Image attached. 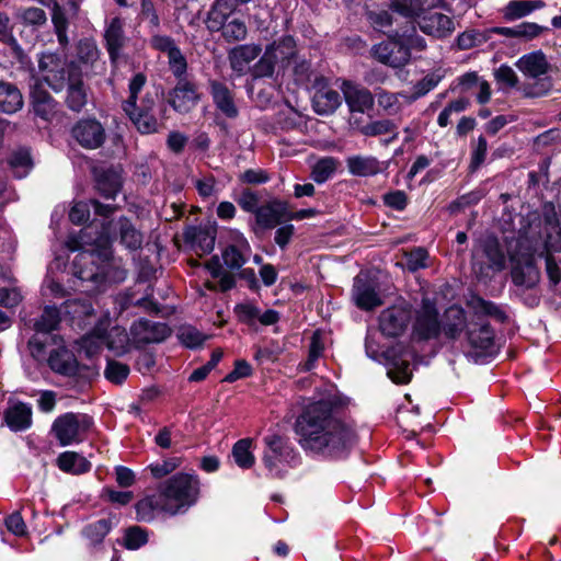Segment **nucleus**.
<instances>
[{
	"instance_id": "1a4fd4ad",
	"label": "nucleus",
	"mask_w": 561,
	"mask_h": 561,
	"mask_svg": "<svg viewBox=\"0 0 561 561\" xmlns=\"http://www.w3.org/2000/svg\"><path fill=\"white\" fill-rule=\"evenodd\" d=\"M38 70L43 80L56 92L61 91L70 76L78 71L77 66L54 53H43L38 59Z\"/></svg>"
},
{
	"instance_id": "7c9ffc66",
	"label": "nucleus",
	"mask_w": 561,
	"mask_h": 561,
	"mask_svg": "<svg viewBox=\"0 0 561 561\" xmlns=\"http://www.w3.org/2000/svg\"><path fill=\"white\" fill-rule=\"evenodd\" d=\"M517 68L528 78L539 79L546 75L549 64L541 51H534L520 57L516 64Z\"/></svg>"
},
{
	"instance_id": "9d476101",
	"label": "nucleus",
	"mask_w": 561,
	"mask_h": 561,
	"mask_svg": "<svg viewBox=\"0 0 561 561\" xmlns=\"http://www.w3.org/2000/svg\"><path fill=\"white\" fill-rule=\"evenodd\" d=\"M91 425L92 420L88 415L69 412L54 421L51 431L61 446H68L81 442Z\"/></svg>"
},
{
	"instance_id": "680f3d73",
	"label": "nucleus",
	"mask_w": 561,
	"mask_h": 561,
	"mask_svg": "<svg viewBox=\"0 0 561 561\" xmlns=\"http://www.w3.org/2000/svg\"><path fill=\"white\" fill-rule=\"evenodd\" d=\"M469 105L467 99H458L450 102L438 115L437 123L440 127H446L450 123L451 115L463 112Z\"/></svg>"
},
{
	"instance_id": "f8f14e48",
	"label": "nucleus",
	"mask_w": 561,
	"mask_h": 561,
	"mask_svg": "<svg viewBox=\"0 0 561 561\" xmlns=\"http://www.w3.org/2000/svg\"><path fill=\"white\" fill-rule=\"evenodd\" d=\"M352 300L362 310L369 311L382 305L378 283L368 274H358L353 282Z\"/></svg>"
},
{
	"instance_id": "c03bdc74",
	"label": "nucleus",
	"mask_w": 561,
	"mask_h": 561,
	"mask_svg": "<svg viewBox=\"0 0 561 561\" xmlns=\"http://www.w3.org/2000/svg\"><path fill=\"white\" fill-rule=\"evenodd\" d=\"M360 133L365 136L375 137L380 135L391 134V138L386 140V144L398 138L396 124L390 119H381L371 122L360 128Z\"/></svg>"
},
{
	"instance_id": "9b49d317",
	"label": "nucleus",
	"mask_w": 561,
	"mask_h": 561,
	"mask_svg": "<svg viewBox=\"0 0 561 561\" xmlns=\"http://www.w3.org/2000/svg\"><path fill=\"white\" fill-rule=\"evenodd\" d=\"M370 54L377 61L391 68H402L409 64V53L398 32L374 45Z\"/></svg>"
},
{
	"instance_id": "20e7f679",
	"label": "nucleus",
	"mask_w": 561,
	"mask_h": 561,
	"mask_svg": "<svg viewBox=\"0 0 561 561\" xmlns=\"http://www.w3.org/2000/svg\"><path fill=\"white\" fill-rule=\"evenodd\" d=\"M440 0H392L391 8L405 18L417 20L421 31L425 34L443 38L454 30L451 19L440 12H432Z\"/></svg>"
},
{
	"instance_id": "bf43d9fd",
	"label": "nucleus",
	"mask_w": 561,
	"mask_h": 561,
	"mask_svg": "<svg viewBox=\"0 0 561 561\" xmlns=\"http://www.w3.org/2000/svg\"><path fill=\"white\" fill-rule=\"evenodd\" d=\"M179 340L181 343L190 348H195L201 346L207 339L205 334L199 332L194 327H182L179 331Z\"/></svg>"
},
{
	"instance_id": "8fccbe9b",
	"label": "nucleus",
	"mask_w": 561,
	"mask_h": 561,
	"mask_svg": "<svg viewBox=\"0 0 561 561\" xmlns=\"http://www.w3.org/2000/svg\"><path fill=\"white\" fill-rule=\"evenodd\" d=\"M324 351V341L320 331H316L310 341L308 358L304 364H300V368L305 371H309L314 367L316 362L322 356Z\"/></svg>"
},
{
	"instance_id": "f257e3e1",
	"label": "nucleus",
	"mask_w": 561,
	"mask_h": 561,
	"mask_svg": "<svg viewBox=\"0 0 561 561\" xmlns=\"http://www.w3.org/2000/svg\"><path fill=\"white\" fill-rule=\"evenodd\" d=\"M295 433L307 456L324 461L346 458L357 443L356 431L334 396L307 404L296 419Z\"/></svg>"
},
{
	"instance_id": "f3484780",
	"label": "nucleus",
	"mask_w": 561,
	"mask_h": 561,
	"mask_svg": "<svg viewBox=\"0 0 561 561\" xmlns=\"http://www.w3.org/2000/svg\"><path fill=\"white\" fill-rule=\"evenodd\" d=\"M136 513L137 518L146 523L152 522L159 513L175 514L161 486L157 493L147 495L136 504Z\"/></svg>"
},
{
	"instance_id": "7ed1b4c3",
	"label": "nucleus",
	"mask_w": 561,
	"mask_h": 561,
	"mask_svg": "<svg viewBox=\"0 0 561 561\" xmlns=\"http://www.w3.org/2000/svg\"><path fill=\"white\" fill-rule=\"evenodd\" d=\"M522 224L516 245L510 249L512 279L516 286L528 289L540 279L536 257L561 251V227L554 218L542 219L536 214L523 218Z\"/></svg>"
},
{
	"instance_id": "de8ad7c7",
	"label": "nucleus",
	"mask_w": 561,
	"mask_h": 561,
	"mask_svg": "<svg viewBox=\"0 0 561 561\" xmlns=\"http://www.w3.org/2000/svg\"><path fill=\"white\" fill-rule=\"evenodd\" d=\"M53 13H51V22L54 24V28L58 38V42L61 46H67L69 44V38L67 36V27L68 21L66 15L61 9V7L55 1L51 3Z\"/></svg>"
},
{
	"instance_id": "72a5a7b5",
	"label": "nucleus",
	"mask_w": 561,
	"mask_h": 561,
	"mask_svg": "<svg viewBox=\"0 0 561 561\" xmlns=\"http://www.w3.org/2000/svg\"><path fill=\"white\" fill-rule=\"evenodd\" d=\"M483 257L486 259L488 268L500 272L505 267V254L503 253L499 241L495 238H486L480 245Z\"/></svg>"
},
{
	"instance_id": "473e14b6",
	"label": "nucleus",
	"mask_w": 561,
	"mask_h": 561,
	"mask_svg": "<svg viewBox=\"0 0 561 561\" xmlns=\"http://www.w3.org/2000/svg\"><path fill=\"white\" fill-rule=\"evenodd\" d=\"M266 49L273 50V58L279 68L285 70L291 67V61L296 56V43L293 37H283L278 42H274Z\"/></svg>"
},
{
	"instance_id": "6e6d98bb",
	"label": "nucleus",
	"mask_w": 561,
	"mask_h": 561,
	"mask_svg": "<svg viewBox=\"0 0 561 561\" xmlns=\"http://www.w3.org/2000/svg\"><path fill=\"white\" fill-rule=\"evenodd\" d=\"M490 36L486 33V30L481 32L478 30H470L461 33L457 37V46L459 49H471L476 46H480L484 44Z\"/></svg>"
},
{
	"instance_id": "e2e57ef3",
	"label": "nucleus",
	"mask_w": 561,
	"mask_h": 561,
	"mask_svg": "<svg viewBox=\"0 0 561 561\" xmlns=\"http://www.w3.org/2000/svg\"><path fill=\"white\" fill-rule=\"evenodd\" d=\"M148 534L145 529L134 526L126 530L124 537V543L127 549L136 550L147 543Z\"/></svg>"
},
{
	"instance_id": "ea45409f",
	"label": "nucleus",
	"mask_w": 561,
	"mask_h": 561,
	"mask_svg": "<svg viewBox=\"0 0 561 561\" xmlns=\"http://www.w3.org/2000/svg\"><path fill=\"white\" fill-rule=\"evenodd\" d=\"M118 229L121 243L128 250H138L142 244V234L126 218H119L115 224Z\"/></svg>"
},
{
	"instance_id": "a19ab883",
	"label": "nucleus",
	"mask_w": 561,
	"mask_h": 561,
	"mask_svg": "<svg viewBox=\"0 0 561 561\" xmlns=\"http://www.w3.org/2000/svg\"><path fill=\"white\" fill-rule=\"evenodd\" d=\"M252 444L253 440L251 438H243L233 445L232 457L238 467L249 469L254 465L255 457L251 450Z\"/></svg>"
},
{
	"instance_id": "4c0bfd02",
	"label": "nucleus",
	"mask_w": 561,
	"mask_h": 561,
	"mask_svg": "<svg viewBox=\"0 0 561 561\" xmlns=\"http://www.w3.org/2000/svg\"><path fill=\"white\" fill-rule=\"evenodd\" d=\"M240 3L239 0H216L208 14V28L219 31L221 22L228 20Z\"/></svg>"
},
{
	"instance_id": "4be33fe9",
	"label": "nucleus",
	"mask_w": 561,
	"mask_h": 561,
	"mask_svg": "<svg viewBox=\"0 0 561 561\" xmlns=\"http://www.w3.org/2000/svg\"><path fill=\"white\" fill-rule=\"evenodd\" d=\"M4 422L13 432H23L32 425V408L20 401H9L4 411Z\"/></svg>"
},
{
	"instance_id": "603ef678",
	"label": "nucleus",
	"mask_w": 561,
	"mask_h": 561,
	"mask_svg": "<svg viewBox=\"0 0 561 561\" xmlns=\"http://www.w3.org/2000/svg\"><path fill=\"white\" fill-rule=\"evenodd\" d=\"M387 375L396 383H408L412 377L410 362L407 359H394L391 362Z\"/></svg>"
},
{
	"instance_id": "393cba45",
	"label": "nucleus",
	"mask_w": 561,
	"mask_h": 561,
	"mask_svg": "<svg viewBox=\"0 0 561 561\" xmlns=\"http://www.w3.org/2000/svg\"><path fill=\"white\" fill-rule=\"evenodd\" d=\"M66 104L73 112H80L88 102V88L84 84L81 73L70 76L66 87Z\"/></svg>"
},
{
	"instance_id": "bb28decb",
	"label": "nucleus",
	"mask_w": 561,
	"mask_h": 561,
	"mask_svg": "<svg viewBox=\"0 0 561 561\" xmlns=\"http://www.w3.org/2000/svg\"><path fill=\"white\" fill-rule=\"evenodd\" d=\"M262 49L255 44H244L232 48L229 53V61L233 71L243 75L250 64L261 54Z\"/></svg>"
},
{
	"instance_id": "c756f323",
	"label": "nucleus",
	"mask_w": 561,
	"mask_h": 561,
	"mask_svg": "<svg viewBox=\"0 0 561 561\" xmlns=\"http://www.w3.org/2000/svg\"><path fill=\"white\" fill-rule=\"evenodd\" d=\"M348 172L354 176H373L383 171L382 163L373 156H351L346 159Z\"/></svg>"
},
{
	"instance_id": "f03ea898",
	"label": "nucleus",
	"mask_w": 561,
	"mask_h": 561,
	"mask_svg": "<svg viewBox=\"0 0 561 561\" xmlns=\"http://www.w3.org/2000/svg\"><path fill=\"white\" fill-rule=\"evenodd\" d=\"M112 239L108 227L90 225L70 234L66 247L70 251H80L72 261V273L81 286L75 285L72 289L82 291H100L107 285L122 283L126 278V271L118 260L113 256Z\"/></svg>"
},
{
	"instance_id": "b1692460",
	"label": "nucleus",
	"mask_w": 561,
	"mask_h": 561,
	"mask_svg": "<svg viewBox=\"0 0 561 561\" xmlns=\"http://www.w3.org/2000/svg\"><path fill=\"white\" fill-rule=\"evenodd\" d=\"M48 365L51 370L64 376L81 375L82 368L77 358L65 347H58L49 354Z\"/></svg>"
},
{
	"instance_id": "423d86ee",
	"label": "nucleus",
	"mask_w": 561,
	"mask_h": 561,
	"mask_svg": "<svg viewBox=\"0 0 561 561\" xmlns=\"http://www.w3.org/2000/svg\"><path fill=\"white\" fill-rule=\"evenodd\" d=\"M265 448L262 461L268 474L274 478H282L288 468L299 463V453L294 448L288 438L273 433L263 438Z\"/></svg>"
},
{
	"instance_id": "e433bc0d",
	"label": "nucleus",
	"mask_w": 561,
	"mask_h": 561,
	"mask_svg": "<svg viewBox=\"0 0 561 561\" xmlns=\"http://www.w3.org/2000/svg\"><path fill=\"white\" fill-rule=\"evenodd\" d=\"M31 99L34 112L48 119L49 116L55 112V101L51 95L43 89L41 83H35L31 90Z\"/></svg>"
},
{
	"instance_id": "aec40b11",
	"label": "nucleus",
	"mask_w": 561,
	"mask_h": 561,
	"mask_svg": "<svg viewBox=\"0 0 561 561\" xmlns=\"http://www.w3.org/2000/svg\"><path fill=\"white\" fill-rule=\"evenodd\" d=\"M468 340L477 357L494 353V332L489 323L479 321L468 331Z\"/></svg>"
},
{
	"instance_id": "052dcab7",
	"label": "nucleus",
	"mask_w": 561,
	"mask_h": 561,
	"mask_svg": "<svg viewBox=\"0 0 561 561\" xmlns=\"http://www.w3.org/2000/svg\"><path fill=\"white\" fill-rule=\"evenodd\" d=\"M400 39L404 43V48L409 53V61L411 58L425 50L426 42L414 30L410 34H400Z\"/></svg>"
},
{
	"instance_id": "a18cd8bd",
	"label": "nucleus",
	"mask_w": 561,
	"mask_h": 561,
	"mask_svg": "<svg viewBox=\"0 0 561 561\" xmlns=\"http://www.w3.org/2000/svg\"><path fill=\"white\" fill-rule=\"evenodd\" d=\"M220 24L222 36L228 42H239L247 37L248 28L243 20L232 18L231 20H224Z\"/></svg>"
},
{
	"instance_id": "338daca9",
	"label": "nucleus",
	"mask_w": 561,
	"mask_h": 561,
	"mask_svg": "<svg viewBox=\"0 0 561 561\" xmlns=\"http://www.w3.org/2000/svg\"><path fill=\"white\" fill-rule=\"evenodd\" d=\"M167 56L169 60V67L172 73L178 79H183L187 70V62L181 49L178 47L173 51H170V54H168Z\"/></svg>"
},
{
	"instance_id": "dca6fc26",
	"label": "nucleus",
	"mask_w": 561,
	"mask_h": 561,
	"mask_svg": "<svg viewBox=\"0 0 561 561\" xmlns=\"http://www.w3.org/2000/svg\"><path fill=\"white\" fill-rule=\"evenodd\" d=\"M414 332L417 336L425 340L436 337L440 332L438 311L435 304L428 299L423 300L422 307L417 312Z\"/></svg>"
},
{
	"instance_id": "c9c22d12",
	"label": "nucleus",
	"mask_w": 561,
	"mask_h": 561,
	"mask_svg": "<svg viewBox=\"0 0 561 561\" xmlns=\"http://www.w3.org/2000/svg\"><path fill=\"white\" fill-rule=\"evenodd\" d=\"M64 311L78 325L85 324V321L91 318L93 307L90 298H73L69 299L64 305Z\"/></svg>"
},
{
	"instance_id": "6e6552de",
	"label": "nucleus",
	"mask_w": 561,
	"mask_h": 561,
	"mask_svg": "<svg viewBox=\"0 0 561 561\" xmlns=\"http://www.w3.org/2000/svg\"><path fill=\"white\" fill-rule=\"evenodd\" d=\"M160 486L175 514L182 507L193 505L199 494L198 478L188 473H178Z\"/></svg>"
},
{
	"instance_id": "09e8293b",
	"label": "nucleus",
	"mask_w": 561,
	"mask_h": 561,
	"mask_svg": "<svg viewBox=\"0 0 561 561\" xmlns=\"http://www.w3.org/2000/svg\"><path fill=\"white\" fill-rule=\"evenodd\" d=\"M60 321L58 309L46 307L38 320L34 323V329L38 333H49L57 329Z\"/></svg>"
},
{
	"instance_id": "774afa93",
	"label": "nucleus",
	"mask_w": 561,
	"mask_h": 561,
	"mask_svg": "<svg viewBox=\"0 0 561 561\" xmlns=\"http://www.w3.org/2000/svg\"><path fill=\"white\" fill-rule=\"evenodd\" d=\"M104 374L110 381L121 383L129 375V367L126 364L116 360H110Z\"/></svg>"
},
{
	"instance_id": "2f4dec72",
	"label": "nucleus",
	"mask_w": 561,
	"mask_h": 561,
	"mask_svg": "<svg viewBox=\"0 0 561 561\" xmlns=\"http://www.w3.org/2000/svg\"><path fill=\"white\" fill-rule=\"evenodd\" d=\"M340 104V93L327 87L317 90L312 98L313 110L320 115L332 114Z\"/></svg>"
},
{
	"instance_id": "49530a36",
	"label": "nucleus",
	"mask_w": 561,
	"mask_h": 561,
	"mask_svg": "<svg viewBox=\"0 0 561 561\" xmlns=\"http://www.w3.org/2000/svg\"><path fill=\"white\" fill-rule=\"evenodd\" d=\"M537 8H539V5L535 1L513 0L506 4L503 13L506 20H516L528 15Z\"/></svg>"
},
{
	"instance_id": "6ab92c4d",
	"label": "nucleus",
	"mask_w": 561,
	"mask_h": 561,
	"mask_svg": "<svg viewBox=\"0 0 561 561\" xmlns=\"http://www.w3.org/2000/svg\"><path fill=\"white\" fill-rule=\"evenodd\" d=\"M199 101L196 85L185 78L179 79L170 94V104L180 113H188Z\"/></svg>"
},
{
	"instance_id": "58836bf2",
	"label": "nucleus",
	"mask_w": 561,
	"mask_h": 561,
	"mask_svg": "<svg viewBox=\"0 0 561 561\" xmlns=\"http://www.w3.org/2000/svg\"><path fill=\"white\" fill-rule=\"evenodd\" d=\"M58 468L67 473L82 474L91 469V463L75 451H65L57 458Z\"/></svg>"
},
{
	"instance_id": "4468645a",
	"label": "nucleus",
	"mask_w": 561,
	"mask_h": 561,
	"mask_svg": "<svg viewBox=\"0 0 561 561\" xmlns=\"http://www.w3.org/2000/svg\"><path fill=\"white\" fill-rule=\"evenodd\" d=\"M411 320V309L402 302L383 310L379 317V328L385 335L398 336Z\"/></svg>"
},
{
	"instance_id": "ddd939ff",
	"label": "nucleus",
	"mask_w": 561,
	"mask_h": 561,
	"mask_svg": "<svg viewBox=\"0 0 561 561\" xmlns=\"http://www.w3.org/2000/svg\"><path fill=\"white\" fill-rule=\"evenodd\" d=\"M71 135L81 147L89 150L100 148L106 139L103 125L95 118L78 121L71 129Z\"/></svg>"
},
{
	"instance_id": "cd10ccee",
	"label": "nucleus",
	"mask_w": 561,
	"mask_h": 561,
	"mask_svg": "<svg viewBox=\"0 0 561 561\" xmlns=\"http://www.w3.org/2000/svg\"><path fill=\"white\" fill-rule=\"evenodd\" d=\"M345 102L352 112L365 113L371 108L374 98L369 90L353 83H345L343 87Z\"/></svg>"
},
{
	"instance_id": "37998d69",
	"label": "nucleus",
	"mask_w": 561,
	"mask_h": 561,
	"mask_svg": "<svg viewBox=\"0 0 561 561\" xmlns=\"http://www.w3.org/2000/svg\"><path fill=\"white\" fill-rule=\"evenodd\" d=\"M9 164L16 178L26 176L33 167L30 151L24 148L13 151Z\"/></svg>"
},
{
	"instance_id": "0e129e2a",
	"label": "nucleus",
	"mask_w": 561,
	"mask_h": 561,
	"mask_svg": "<svg viewBox=\"0 0 561 561\" xmlns=\"http://www.w3.org/2000/svg\"><path fill=\"white\" fill-rule=\"evenodd\" d=\"M442 80V75L438 72H432L426 75L423 79L416 82L413 87V99H417L424 96L430 91H432L439 81Z\"/></svg>"
},
{
	"instance_id": "0eeeda50",
	"label": "nucleus",
	"mask_w": 561,
	"mask_h": 561,
	"mask_svg": "<svg viewBox=\"0 0 561 561\" xmlns=\"http://www.w3.org/2000/svg\"><path fill=\"white\" fill-rule=\"evenodd\" d=\"M145 83L146 77L142 73H137L133 77L129 82V96L124 102L123 110L141 134H151L158 130V122L149 112L153 105V100H144L146 104L140 110H138L136 105L137 95L144 88Z\"/></svg>"
},
{
	"instance_id": "5701e85b",
	"label": "nucleus",
	"mask_w": 561,
	"mask_h": 561,
	"mask_svg": "<svg viewBox=\"0 0 561 561\" xmlns=\"http://www.w3.org/2000/svg\"><path fill=\"white\" fill-rule=\"evenodd\" d=\"M104 41L110 58L113 61L116 60L126 42L124 21L121 18L115 16L110 21H106Z\"/></svg>"
},
{
	"instance_id": "c85d7f7f",
	"label": "nucleus",
	"mask_w": 561,
	"mask_h": 561,
	"mask_svg": "<svg viewBox=\"0 0 561 561\" xmlns=\"http://www.w3.org/2000/svg\"><path fill=\"white\" fill-rule=\"evenodd\" d=\"M210 94L217 110L226 117L234 118L238 116V107L233 95L224 83L216 80L210 81Z\"/></svg>"
},
{
	"instance_id": "3c124183",
	"label": "nucleus",
	"mask_w": 561,
	"mask_h": 561,
	"mask_svg": "<svg viewBox=\"0 0 561 561\" xmlns=\"http://www.w3.org/2000/svg\"><path fill=\"white\" fill-rule=\"evenodd\" d=\"M336 167L337 161L332 157L320 159L312 168L311 178L319 184L324 183L333 175Z\"/></svg>"
},
{
	"instance_id": "5fc2aeb1",
	"label": "nucleus",
	"mask_w": 561,
	"mask_h": 561,
	"mask_svg": "<svg viewBox=\"0 0 561 561\" xmlns=\"http://www.w3.org/2000/svg\"><path fill=\"white\" fill-rule=\"evenodd\" d=\"M111 528L112 520L108 518H102L89 524L84 528L83 534L91 541V543H100L110 533Z\"/></svg>"
},
{
	"instance_id": "a211bd4d",
	"label": "nucleus",
	"mask_w": 561,
	"mask_h": 561,
	"mask_svg": "<svg viewBox=\"0 0 561 561\" xmlns=\"http://www.w3.org/2000/svg\"><path fill=\"white\" fill-rule=\"evenodd\" d=\"M251 254L247 238L239 231L231 232V243L222 251V260L230 270L241 268Z\"/></svg>"
},
{
	"instance_id": "a878e982",
	"label": "nucleus",
	"mask_w": 561,
	"mask_h": 561,
	"mask_svg": "<svg viewBox=\"0 0 561 561\" xmlns=\"http://www.w3.org/2000/svg\"><path fill=\"white\" fill-rule=\"evenodd\" d=\"M467 325L466 313L458 306L449 307L440 320V331L447 339L455 340L463 332Z\"/></svg>"
},
{
	"instance_id": "f704fd0d",
	"label": "nucleus",
	"mask_w": 561,
	"mask_h": 561,
	"mask_svg": "<svg viewBox=\"0 0 561 561\" xmlns=\"http://www.w3.org/2000/svg\"><path fill=\"white\" fill-rule=\"evenodd\" d=\"M23 106V96L12 83L0 81V111L13 114Z\"/></svg>"
},
{
	"instance_id": "79ce46f5",
	"label": "nucleus",
	"mask_w": 561,
	"mask_h": 561,
	"mask_svg": "<svg viewBox=\"0 0 561 561\" xmlns=\"http://www.w3.org/2000/svg\"><path fill=\"white\" fill-rule=\"evenodd\" d=\"M185 238L203 253H209L214 250L215 237L206 229L191 228L185 232Z\"/></svg>"
},
{
	"instance_id": "864d4df0",
	"label": "nucleus",
	"mask_w": 561,
	"mask_h": 561,
	"mask_svg": "<svg viewBox=\"0 0 561 561\" xmlns=\"http://www.w3.org/2000/svg\"><path fill=\"white\" fill-rule=\"evenodd\" d=\"M77 56L83 65L94 67L100 57V51L95 42L91 39L80 41L77 48Z\"/></svg>"
},
{
	"instance_id": "69168bd1",
	"label": "nucleus",
	"mask_w": 561,
	"mask_h": 561,
	"mask_svg": "<svg viewBox=\"0 0 561 561\" xmlns=\"http://www.w3.org/2000/svg\"><path fill=\"white\" fill-rule=\"evenodd\" d=\"M273 50H265L253 68L254 77H271L274 73L277 62L273 58Z\"/></svg>"
},
{
	"instance_id": "2eb2a0df",
	"label": "nucleus",
	"mask_w": 561,
	"mask_h": 561,
	"mask_svg": "<svg viewBox=\"0 0 561 561\" xmlns=\"http://www.w3.org/2000/svg\"><path fill=\"white\" fill-rule=\"evenodd\" d=\"M131 342L136 346L148 343H158L170 335V329L164 323L151 322L140 319L130 328Z\"/></svg>"
},
{
	"instance_id": "412c9836",
	"label": "nucleus",
	"mask_w": 561,
	"mask_h": 561,
	"mask_svg": "<svg viewBox=\"0 0 561 561\" xmlns=\"http://www.w3.org/2000/svg\"><path fill=\"white\" fill-rule=\"evenodd\" d=\"M288 204L278 199L270 201L255 209L256 224L262 229H272L287 220Z\"/></svg>"
},
{
	"instance_id": "4d7b16f0",
	"label": "nucleus",
	"mask_w": 561,
	"mask_h": 561,
	"mask_svg": "<svg viewBox=\"0 0 561 561\" xmlns=\"http://www.w3.org/2000/svg\"><path fill=\"white\" fill-rule=\"evenodd\" d=\"M16 18L25 25L33 27H41L46 24L47 15L41 8H26L20 9L16 13Z\"/></svg>"
},
{
	"instance_id": "13d9d810",
	"label": "nucleus",
	"mask_w": 561,
	"mask_h": 561,
	"mask_svg": "<svg viewBox=\"0 0 561 561\" xmlns=\"http://www.w3.org/2000/svg\"><path fill=\"white\" fill-rule=\"evenodd\" d=\"M96 187L105 198H114L121 190V181L114 173L104 174L98 179Z\"/></svg>"
},
{
	"instance_id": "39448f33",
	"label": "nucleus",
	"mask_w": 561,
	"mask_h": 561,
	"mask_svg": "<svg viewBox=\"0 0 561 561\" xmlns=\"http://www.w3.org/2000/svg\"><path fill=\"white\" fill-rule=\"evenodd\" d=\"M111 319L105 314L99 320L91 333L82 336L79 341V348L84 351L88 357L95 355L104 345L116 355L127 352L129 339L125 329L115 325L110 328Z\"/></svg>"
}]
</instances>
